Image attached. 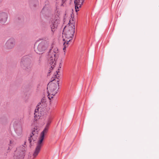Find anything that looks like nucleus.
Here are the masks:
<instances>
[{
	"instance_id": "7",
	"label": "nucleus",
	"mask_w": 159,
	"mask_h": 159,
	"mask_svg": "<svg viewBox=\"0 0 159 159\" xmlns=\"http://www.w3.org/2000/svg\"><path fill=\"white\" fill-rule=\"evenodd\" d=\"M13 127L15 131L18 135H21L22 133V129L20 121L18 120H15L13 124Z\"/></svg>"
},
{
	"instance_id": "10",
	"label": "nucleus",
	"mask_w": 159,
	"mask_h": 159,
	"mask_svg": "<svg viewBox=\"0 0 159 159\" xmlns=\"http://www.w3.org/2000/svg\"><path fill=\"white\" fill-rule=\"evenodd\" d=\"M15 44V39L13 38H11L9 39L6 43L5 46L6 48L8 49H11L14 48Z\"/></svg>"
},
{
	"instance_id": "13",
	"label": "nucleus",
	"mask_w": 159,
	"mask_h": 159,
	"mask_svg": "<svg viewBox=\"0 0 159 159\" xmlns=\"http://www.w3.org/2000/svg\"><path fill=\"white\" fill-rule=\"evenodd\" d=\"M37 137L32 136L31 137V135L29 137L28 141L30 144V147H31L32 146V144H33L34 142L36 141Z\"/></svg>"
},
{
	"instance_id": "9",
	"label": "nucleus",
	"mask_w": 159,
	"mask_h": 159,
	"mask_svg": "<svg viewBox=\"0 0 159 159\" xmlns=\"http://www.w3.org/2000/svg\"><path fill=\"white\" fill-rule=\"evenodd\" d=\"M55 80L54 79L51 82H49L47 88L48 90V92L51 93H55V92H57L56 89L57 88V85L55 83L52 82Z\"/></svg>"
},
{
	"instance_id": "19",
	"label": "nucleus",
	"mask_w": 159,
	"mask_h": 159,
	"mask_svg": "<svg viewBox=\"0 0 159 159\" xmlns=\"http://www.w3.org/2000/svg\"><path fill=\"white\" fill-rule=\"evenodd\" d=\"M12 143H13V142L11 140H10L9 144V145L10 146V144H12Z\"/></svg>"
},
{
	"instance_id": "3",
	"label": "nucleus",
	"mask_w": 159,
	"mask_h": 159,
	"mask_svg": "<svg viewBox=\"0 0 159 159\" xmlns=\"http://www.w3.org/2000/svg\"><path fill=\"white\" fill-rule=\"evenodd\" d=\"M51 50V51H50L48 54L49 57L48 61L49 62L50 68L49 69V72H48V76L49 75V74L51 72V70L54 67V66L55 65V59H57L58 57V55L56 53V52L57 51L56 49L55 50H55L53 51V52H52V51Z\"/></svg>"
},
{
	"instance_id": "11",
	"label": "nucleus",
	"mask_w": 159,
	"mask_h": 159,
	"mask_svg": "<svg viewBox=\"0 0 159 159\" xmlns=\"http://www.w3.org/2000/svg\"><path fill=\"white\" fill-rule=\"evenodd\" d=\"M8 18L7 14L5 12L0 13V23L2 24L5 23Z\"/></svg>"
},
{
	"instance_id": "20",
	"label": "nucleus",
	"mask_w": 159,
	"mask_h": 159,
	"mask_svg": "<svg viewBox=\"0 0 159 159\" xmlns=\"http://www.w3.org/2000/svg\"><path fill=\"white\" fill-rule=\"evenodd\" d=\"M57 84L58 86H59V80H58V79L57 80Z\"/></svg>"
},
{
	"instance_id": "25",
	"label": "nucleus",
	"mask_w": 159,
	"mask_h": 159,
	"mask_svg": "<svg viewBox=\"0 0 159 159\" xmlns=\"http://www.w3.org/2000/svg\"><path fill=\"white\" fill-rule=\"evenodd\" d=\"M58 72H59V71H56V72H57V74H58Z\"/></svg>"
},
{
	"instance_id": "23",
	"label": "nucleus",
	"mask_w": 159,
	"mask_h": 159,
	"mask_svg": "<svg viewBox=\"0 0 159 159\" xmlns=\"http://www.w3.org/2000/svg\"><path fill=\"white\" fill-rule=\"evenodd\" d=\"M55 78H56V77H57V75H55L54 78H55Z\"/></svg>"
},
{
	"instance_id": "14",
	"label": "nucleus",
	"mask_w": 159,
	"mask_h": 159,
	"mask_svg": "<svg viewBox=\"0 0 159 159\" xmlns=\"http://www.w3.org/2000/svg\"><path fill=\"white\" fill-rule=\"evenodd\" d=\"M39 131V129L37 128V127H35L32 130V133L30 134L31 137L32 136H34L37 137Z\"/></svg>"
},
{
	"instance_id": "8",
	"label": "nucleus",
	"mask_w": 159,
	"mask_h": 159,
	"mask_svg": "<svg viewBox=\"0 0 159 159\" xmlns=\"http://www.w3.org/2000/svg\"><path fill=\"white\" fill-rule=\"evenodd\" d=\"M59 22V20L58 18L56 19L52 18L51 20L50 24L52 32V34H53V32L55 31L56 29L57 28Z\"/></svg>"
},
{
	"instance_id": "17",
	"label": "nucleus",
	"mask_w": 159,
	"mask_h": 159,
	"mask_svg": "<svg viewBox=\"0 0 159 159\" xmlns=\"http://www.w3.org/2000/svg\"><path fill=\"white\" fill-rule=\"evenodd\" d=\"M57 93V92H55V93H51L50 92H48V98L50 100H51V99L53 98V96H50V95H51V96H54Z\"/></svg>"
},
{
	"instance_id": "18",
	"label": "nucleus",
	"mask_w": 159,
	"mask_h": 159,
	"mask_svg": "<svg viewBox=\"0 0 159 159\" xmlns=\"http://www.w3.org/2000/svg\"><path fill=\"white\" fill-rule=\"evenodd\" d=\"M41 104V102H39L37 106V108H39L40 105Z\"/></svg>"
},
{
	"instance_id": "4",
	"label": "nucleus",
	"mask_w": 159,
	"mask_h": 159,
	"mask_svg": "<svg viewBox=\"0 0 159 159\" xmlns=\"http://www.w3.org/2000/svg\"><path fill=\"white\" fill-rule=\"evenodd\" d=\"M31 61L27 56L22 57L21 60L20 65L21 67L26 70H29L31 67Z\"/></svg>"
},
{
	"instance_id": "6",
	"label": "nucleus",
	"mask_w": 159,
	"mask_h": 159,
	"mask_svg": "<svg viewBox=\"0 0 159 159\" xmlns=\"http://www.w3.org/2000/svg\"><path fill=\"white\" fill-rule=\"evenodd\" d=\"M39 41L36 42L34 44V48L38 45L37 49L38 51L39 52H42L46 49L48 46V44L45 40H42L40 43H39Z\"/></svg>"
},
{
	"instance_id": "15",
	"label": "nucleus",
	"mask_w": 159,
	"mask_h": 159,
	"mask_svg": "<svg viewBox=\"0 0 159 159\" xmlns=\"http://www.w3.org/2000/svg\"><path fill=\"white\" fill-rule=\"evenodd\" d=\"M41 13L44 16H48L49 14V11L46 7H44L41 11Z\"/></svg>"
},
{
	"instance_id": "12",
	"label": "nucleus",
	"mask_w": 159,
	"mask_h": 159,
	"mask_svg": "<svg viewBox=\"0 0 159 159\" xmlns=\"http://www.w3.org/2000/svg\"><path fill=\"white\" fill-rule=\"evenodd\" d=\"M29 3L30 7H35L38 4V0H29Z\"/></svg>"
},
{
	"instance_id": "5",
	"label": "nucleus",
	"mask_w": 159,
	"mask_h": 159,
	"mask_svg": "<svg viewBox=\"0 0 159 159\" xmlns=\"http://www.w3.org/2000/svg\"><path fill=\"white\" fill-rule=\"evenodd\" d=\"M25 146L23 145L17 148L14 156V159H23L25 152Z\"/></svg>"
},
{
	"instance_id": "26",
	"label": "nucleus",
	"mask_w": 159,
	"mask_h": 159,
	"mask_svg": "<svg viewBox=\"0 0 159 159\" xmlns=\"http://www.w3.org/2000/svg\"><path fill=\"white\" fill-rule=\"evenodd\" d=\"M25 143H26V142H25Z\"/></svg>"
},
{
	"instance_id": "21",
	"label": "nucleus",
	"mask_w": 159,
	"mask_h": 159,
	"mask_svg": "<svg viewBox=\"0 0 159 159\" xmlns=\"http://www.w3.org/2000/svg\"><path fill=\"white\" fill-rule=\"evenodd\" d=\"M66 29V26L64 28V30H63V32L65 31Z\"/></svg>"
},
{
	"instance_id": "24",
	"label": "nucleus",
	"mask_w": 159,
	"mask_h": 159,
	"mask_svg": "<svg viewBox=\"0 0 159 159\" xmlns=\"http://www.w3.org/2000/svg\"><path fill=\"white\" fill-rule=\"evenodd\" d=\"M35 51H36V53H39V54H40V53H39L38 52L36 51V49H35Z\"/></svg>"
},
{
	"instance_id": "1",
	"label": "nucleus",
	"mask_w": 159,
	"mask_h": 159,
	"mask_svg": "<svg viewBox=\"0 0 159 159\" xmlns=\"http://www.w3.org/2000/svg\"><path fill=\"white\" fill-rule=\"evenodd\" d=\"M51 123V121L50 120H48L45 127L40 134L39 140L37 143L36 147L33 155V158L36 157L40 151L43 145V142L44 138V136L48 131L49 126Z\"/></svg>"
},
{
	"instance_id": "16",
	"label": "nucleus",
	"mask_w": 159,
	"mask_h": 159,
	"mask_svg": "<svg viewBox=\"0 0 159 159\" xmlns=\"http://www.w3.org/2000/svg\"><path fill=\"white\" fill-rule=\"evenodd\" d=\"M39 108H37L34 111V117L36 120L40 118V116L39 115L38 111H39Z\"/></svg>"
},
{
	"instance_id": "22",
	"label": "nucleus",
	"mask_w": 159,
	"mask_h": 159,
	"mask_svg": "<svg viewBox=\"0 0 159 159\" xmlns=\"http://www.w3.org/2000/svg\"><path fill=\"white\" fill-rule=\"evenodd\" d=\"M3 0H0V3H1L2 1Z\"/></svg>"
},
{
	"instance_id": "2",
	"label": "nucleus",
	"mask_w": 159,
	"mask_h": 159,
	"mask_svg": "<svg viewBox=\"0 0 159 159\" xmlns=\"http://www.w3.org/2000/svg\"><path fill=\"white\" fill-rule=\"evenodd\" d=\"M74 23H73L71 24V25H69L68 27L67 30H66L65 32V37L66 38L68 39H70L66 41L64 43L63 45L64 48H63V50L65 49L66 48V44L67 45L69 42L72 39L73 37L75 32V27L74 25Z\"/></svg>"
}]
</instances>
